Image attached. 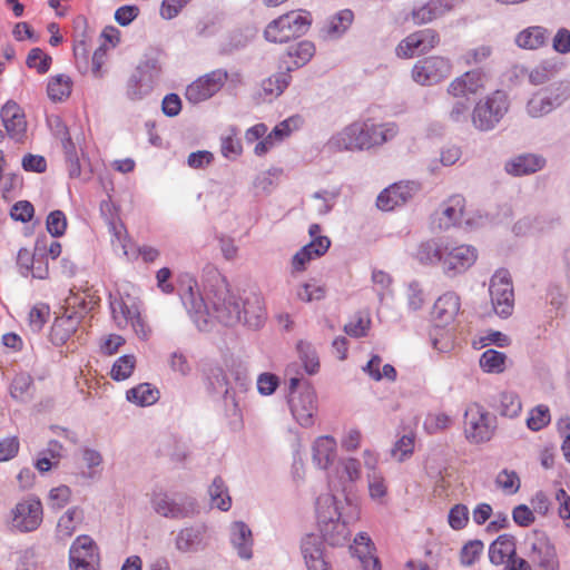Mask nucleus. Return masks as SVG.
<instances>
[{
    "label": "nucleus",
    "instance_id": "12",
    "mask_svg": "<svg viewBox=\"0 0 570 570\" xmlns=\"http://www.w3.org/2000/svg\"><path fill=\"white\" fill-rule=\"evenodd\" d=\"M529 563L535 570H559L554 546L544 533H534L530 539Z\"/></svg>",
    "mask_w": 570,
    "mask_h": 570
},
{
    "label": "nucleus",
    "instance_id": "43",
    "mask_svg": "<svg viewBox=\"0 0 570 570\" xmlns=\"http://www.w3.org/2000/svg\"><path fill=\"white\" fill-rule=\"evenodd\" d=\"M286 70V72H279L263 81L262 88L267 96L277 97L288 86L291 79L288 72L292 70V67L287 65Z\"/></svg>",
    "mask_w": 570,
    "mask_h": 570
},
{
    "label": "nucleus",
    "instance_id": "29",
    "mask_svg": "<svg viewBox=\"0 0 570 570\" xmlns=\"http://www.w3.org/2000/svg\"><path fill=\"white\" fill-rule=\"evenodd\" d=\"M230 541L242 559L252 558L253 538L247 524L242 521L234 522L230 525Z\"/></svg>",
    "mask_w": 570,
    "mask_h": 570
},
{
    "label": "nucleus",
    "instance_id": "60",
    "mask_svg": "<svg viewBox=\"0 0 570 570\" xmlns=\"http://www.w3.org/2000/svg\"><path fill=\"white\" fill-rule=\"evenodd\" d=\"M469 520V510L464 504L454 505L449 513V524L454 530L463 529Z\"/></svg>",
    "mask_w": 570,
    "mask_h": 570
},
{
    "label": "nucleus",
    "instance_id": "61",
    "mask_svg": "<svg viewBox=\"0 0 570 570\" xmlns=\"http://www.w3.org/2000/svg\"><path fill=\"white\" fill-rule=\"evenodd\" d=\"M452 420L445 413L429 415L424 422V429L429 434H434L450 426Z\"/></svg>",
    "mask_w": 570,
    "mask_h": 570
},
{
    "label": "nucleus",
    "instance_id": "35",
    "mask_svg": "<svg viewBox=\"0 0 570 570\" xmlns=\"http://www.w3.org/2000/svg\"><path fill=\"white\" fill-rule=\"evenodd\" d=\"M76 332V322L72 317H58L50 328V341L59 346L63 345Z\"/></svg>",
    "mask_w": 570,
    "mask_h": 570
},
{
    "label": "nucleus",
    "instance_id": "32",
    "mask_svg": "<svg viewBox=\"0 0 570 570\" xmlns=\"http://www.w3.org/2000/svg\"><path fill=\"white\" fill-rule=\"evenodd\" d=\"M313 462L320 469H327L334 461L336 442L331 436H321L313 444Z\"/></svg>",
    "mask_w": 570,
    "mask_h": 570
},
{
    "label": "nucleus",
    "instance_id": "11",
    "mask_svg": "<svg viewBox=\"0 0 570 570\" xmlns=\"http://www.w3.org/2000/svg\"><path fill=\"white\" fill-rule=\"evenodd\" d=\"M465 436L473 443H483L489 441L494 428L491 423L490 414L479 404L470 405L465 413Z\"/></svg>",
    "mask_w": 570,
    "mask_h": 570
},
{
    "label": "nucleus",
    "instance_id": "10",
    "mask_svg": "<svg viewBox=\"0 0 570 570\" xmlns=\"http://www.w3.org/2000/svg\"><path fill=\"white\" fill-rule=\"evenodd\" d=\"M450 72V61L434 56L419 60L412 69V78L421 86H432L442 81Z\"/></svg>",
    "mask_w": 570,
    "mask_h": 570
},
{
    "label": "nucleus",
    "instance_id": "8",
    "mask_svg": "<svg viewBox=\"0 0 570 570\" xmlns=\"http://www.w3.org/2000/svg\"><path fill=\"white\" fill-rule=\"evenodd\" d=\"M489 292L495 314L501 317L510 316L513 311L514 294L508 271L500 269L492 276Z\"/></svg>",
    "mask_w": 570,
    "mask_h": 570
},
{
    "label": "nucleus",
    "instance_id": "42",
    "mask_svg": "<svg viewBox=\"0 0 570 570\" xmlns=\"http://www.w3.org/2000/svg\"><path fill=\"white\" fill-rule=\"evenodd\" d=\"M108 51L109 47L106 43H100L95 50L88 69L94 78L100 79L107 73Z\"/></svg>",
    "mask_w": 570,
    "mask_h": 570
},
{
    "label": "nucleus",
    "instance_id": "39",
    "mask_svg": "<svg viewBox=\"0 0 570 570\" xmlns=\"http://www.w3.org/2000/svg\"><path fill=\"white\" fill-rule=\"evenodd\" d=\"M354 14L351 10L345 9L335 14L328 22L325 32L328 38L341 37L351 26Z\"/></svg>",
    "mask_w": 570,
    "mask_h": 570
},
{
    "label": "nucleus",
    "instance_id": "25",
    "mask_svg": "<svg viewBox=\"0 0 570 570\" xmlns=\"http://www.w3.org/2000/svg\"><path fill=\"white\" fill-rule=\"evenodd\" d=\"M331 242L327 237H316L311 243L303 246L292 258L293 268L297 272L304 271L306 264L315 258L324 255Z\"/></svg>",
    "mask_w": 570,
    "mask_h": 570
},
{
    "label": "nucleus",
    "instance_id": "6",
    "mask_svg": "<svg viewBox=\"0 0 570 570\" xmlns=\"http://www.w3.org/2000/svg\"><path fill=\"white\" fill-rule=\"evenodd\" d=\"M42 520L43 507L36 495L23 498L11 510V527L22 533L36 531Z\"/></svg>",
    "mask_w": 570,
    "mask_h": 570
},
{
    "label": "nucleus",
    "instance_id": "18",
    "mask_svg": "<svg viewBox=\"0 0 570 570\" xmlns=\"http://www.w3.org/2000/svg\"><path fill=\"white\" fill-rule=\"evenodd\" d=\"M417 191L415 183H399L384 189L376 199V205L382 210H392L406 204Z\"/></svg>",
    "mask_w": 570,
    "mask_h": 570
},
{
    "label": "nucleus",
    "instance_id": "22",
    "mask_svg": "<svg viewBox=\"0 0 570 570\" xmlns=\"http://www.w3.org/2000/svg\"><path fill=\"white\" fill-rule=\"evenodd\" d=\"M487 80L485 73L480 70H470L464 75L455 78L448 87V92L453 97L474 95L484 88Z\"/></svg>",
    "mask_w": 570,
    "mask_h": 570
},
{
    "label": "nucleus",
    "instance_id": "50",
    "mask_svg": "<svg viewBox=\"0 0 570 570\" xmlns=\"http://www.w3.org/2000/svg\"><path fill=\"white\" fill-rule=\"evenodd\" d=\"M542 91L548 95L554 108H558L570 97V82L560 81L542 89Z\"/></svg>",
    "mask_w": 570,
    "mask_h": 570
},
{
    "label": "nucleus",
    "instance_id": "34",
    "mask_svg": "<svg viewBox=\"0 0 570 570\" xmlns=\"http://www.w3.org/2000/svg\"><path fill=\"white\" fill-rule=\"evenodd\" d=\"M364 125L365 139L368 140V148L382 145L397 134L395 124L375 125L370 122H362Z\"/></svg>",
    "mask_w": 570,
    "mask_h": 570
},
{
    "label": "nucleus",
    "instance_id": "62",
    "mask_svg": "<svg viewBox=\"0 0 570 570\" xmlns=\"http://www.w3.org/2000/svg\"><path fill=\"white\" fill-rule=\"evenodd\" d=\"M497 484L508 493H515L520 488V479L513 471L503 470L497 476Z\"/></svg>",
    "mask_w": 570,
    "mask_h": 570
},
{
    "label": "nucleus",
    "instance_id": "47",
    "mask_svg": "<svg viewBox=\"0 0 570 570\" xmlns=\"http://www.w3.org/2000/svg\"><path fill=\"white\" fill-rule=\"evenodd\" d=\"M498 411L507 417H514L521 411V402L519 396L513 392H502L500 394V404Z\"/></svg>",
    "mask_w": 570,
    "mask_h": 570
},
{
    "label": "nucleus",
    "instance_id": "1",
    "mask_svg": "<svg viewBox=\"0 0 570 570\" xmlns=\"http://www.w3.org/2000/svg\"><path fill=\"white\" fill-rule=\"evenodd\" d=\"M177 282L181 303L199 331H209L214 318L226 326L240 323L243 297L229 291L215 266L204 268L202 288L189 273H181Z\"/></svg>",
    "mask_w": 570,
    "mask_h": 570
},
{
    "label": "nucleus",
    "instance_id": "16",
    "mask_svg": "<svg viewBox=\"0 0 570 570\" xmlns=\"http://www.w3.org/2000/svg\"><path fill=\"white\" fill-rule=\"evenodd\" d=\"M440 42L439 33L433 29H423L407 36L396 48L399 57L409 58L417 50L426 52Z\"/></svg>",
    "mask_w": 570,
    "mask_h": 570
},
{
    "label": "nucleus",
    "instance_id": "36",
    "mask_svg": "<svg viewBox=\"0 0 570 570\" xmlns=\"http://www.w3.org/2000/svg\"><path fill=\"white\" fill-rule=\"evenodd\" d=\"M91 38L86 33H81L73 41V57L77 69L82 73H88L89 69V51Z\"/></svg>",
    "mask_w": 570,
    "mask_h": 570
},
{
    "label": "nucleus",
    "instance_id": "27",
    "mask_svg": "<svg viewBox=\"0 0 570 570\" xmlns=\"http://www.w3.org/2000/svg\"><path fill=\"white\" fill-rule=\"evenodd\" d=\"M301 548L308 570H326L327 564L323 559L322 541L318 535H305Z\"/></svg>",
    "mask_w": 570,
    "mask_h": 570
},
{
    "label": "nucleus",
    "instance_id": "15",
    "mask_svg": "<svg viewBox=\"0 0 570 570\" xmlns=\"http://www.w3.org/2000/svg\"><path fill=\"white\" fill-rule=\"evenodd\" d=\"M0 118L7 135L18 141H23L27 132V119L23 109L13 100H8L0 110Z\"/></svg>",
    "mask_w": 570,
    "mask_h": 570
},
{
    "label": "nucleus",
    "instance_id": "3",
    "mask_svg": "<svg viewBox=\"0 0 570 570\" xmlns=\"http://www.w3.org/2000/svg\"><path fill=\"white\" fill-rule=\"evenodd\" d=\"M508 110V95L502 90H495L475 105L471 115L472 124L480 131L492 130Z\"/></svg>",
    "mask_w": 570,
    "mask_h": 570
},
{
    "label": "nucleus",
    "instance_id": "64",
    "mask_svg": "<svg viewBox=\"0 0 570 570\" xmlns=\"http://www.w3.org/2000/svg\"><path fill=\"white\" fill-rule=\"evenodd\" d=\"M20 443L17 436L6 438L0 441V462L13 459L19 452Z\"/></svg>",
    "mask_w": 570,
    "mask_h": 570
},
{
    "label": "nucleus",
    "instance_id": "7",
    "mask_svg": "<svg viewBox=\"0 0 570 570\" xmlns=\"http://www.w3.org/2000/svg\"><path fill=\"white\" fill-rule=\"evenodd\" d=\"M151 507L156 513L170 519L191 518L197 513L195 499L184 494L157 493L151 499Z\"/></svg>",
    "mask_w": 570,
    "mask_h": 570
},
{
    "label": "nucleus",
    "instance_id": "57",
    "mask_svg": "<svg viewBox=\"0 0 570 570\" xmlns=\"http://www.w3.org/2000/svg\"><path fill=\"white\" fill-rule=\"evenodd\" d=\"M414 450V436L413 435H403L400 440L396 441L394 446L391 450V455L399 462L404 461L409 458Z\"/></svg>",
    "mask_w": 570,
    "mask_h": 570
},
{
    "label": "nucleus",
    "instance_id": "44",
    "mask_svg": "<svg viewBox=\"0 0 570 570\" xmlns=\"http://www.w3.org/2000/svg\"><path fill=\"white\" fill-rule=\"evenodd\" d=\"M315 53V47L311 41H301L288 47L287 57L294 59V68H299L307 63Z\"/></svg>",
    "mask_w": 570,
    "mask_h": 570
},
{
    "label": "nucleus",
    "instance_id": "53",
    "mask_svg": "<svg viewBox=\"0 0 570 570\" xmlns=\"http://www.w3.org/2000/svg\"><path fill=\"white\" fill-rule=\"evenodd\" d=\"M551 416L548 406L538 405L531 410L527 425L532 431H539L550 423Z\"/></svg>",
    "mask_w": 570,
    "mask_h": 570
},
{
    "label": "nucleus",
    "instance_id": "31",
    "mask_svg": "<svg viewBox=\"0 0 570 570\" xmlns=\"http://www.w3.org/2000/svg\"><path fill=\"white\" fill-rule=\"evenodd\" d=\"M206 376L209 387L215 393H223L225 404L228 405L230 402L234 407H237L235 393L230 392L232 389L229 387L224 370L219 366L210 367L208 368Z\"/></svg>",
    "mask_w": 570,
    "mask_h": 570
},
{
    "label": "nucleus",
    "instance_id": "23",
    "mask_svg": "<svg viewBox=\"0 0 570 570\" xmlns=\"http://www.w3.org/2000/svg\"><path fill=\"white\" fill-rule=\"evenodd\" d=\"M240 302V323L254 330L261 327L265 321L263 298L255 293H249Z\"/></svg>",
    "mask_w": 570,
    "mask_h": 570
},
{
    "label": "nucleus",
    "instance_id": "19",
    "mask_svg": "<svg viewBox=\"0 0 570 570\" xmlns=\"http://www.w3.org/2000/svg\"><path fill=\"white\" fill-rule=\"evenodd\" d=\"M464 209V198L453 196L442 204L440 210L433 215L432 224L440 230L461 225Z\"/></svg>",
    "mask_w": 570,
    "mask_h": 570
},
{
    "label": "nucleus",
    "instance_id": "49",
    "mask_svg": "<svg viewBox=\"0 0 570 570\" xmlns=\"http://www.w3.org/2000/svg\"><path fill=\"white\" fill-rule=\"evenodd\" d=\"M371 325V318L367 313L358 312L355 320L344 326V332L352 337H363L367 334Z\"/></svg>",
    "mask_w": 570,
    "mask_h": 570
},
{
    "label": "nucleus",
    "instance_id": "59",
    "mask_svg": "<svg viewBox=\"0 0 570 570\" xmlns=\"http://www.w3.org/2000/svg\"><path fill=\"white\" fill-rule=\"evenodd\" d=\"M483 551V543L480 540L469 541L461 550V562L464 566H472Z\"/></svg>",
    "mask_w": 570,
    "mask_h": 570
},
{
    "label": "nucleus",
    "instance_id": "48",
    "mask_svg": "<svg viewBox=\"0 0 570 570\" xmlns=\"http://www.w3.org/2000/svg\"><path fill=\"white\" fill-rule=\"evenodd\" d=\"M297 351L305 371L311 375L315 374L318 371L320 362L314 347L309 343L299 342L297 344Z\"/></svg>",
    "mask_w": 570,
    "mask_h": 570
},
{
    "label": "nucleus",
    "instance_id": "40",
    "mask_svg": "<svg viewBox=\"0 0 570 570\" xmlns=\"http://www.w3.org/2000/svg\"><path fill=\"white\" fill-rule=\"evenodd\" d=\"M208 493L212 504L222 511H227L230 508L232 500L227 494V488L220 476H216L209 485Z\"/></svg>",
    "mask_w": 570,
    "mask_h": 570
},
{
    "label": "nucleus",
    "instance_id": "55",
    "mask_svg": "<svg viewBox=\"0 0 570 570\" xmlns=\"http://www.w3.org/2000/svg\"><path fill=\"white\" fill-rule=\"evenodd\" d=\"M32 385V377L26 373L17 374L10 385V394L16 400H22Z\"/></svg>",
    "mask_w": 570,
    "mask_h": 570
},
{
    "label": "nucleus",
    "instance_id": "26",
    "mask_svg": "<svg viewBox=\"0 0 570 570\" xmlns=\"http://www.w3.org/2000/svg\"><path fill=\"white\" fill-rule=\"evenodd\" d=\"M446 250V240L439 238H430L419 244L415 258L423 265H440Z\"/></svg>",
    "mask_w": 570,
    "mask_h": 570
},
{
    "label": "nucleus",
    "instance_id": "63",
    "mask_svg": "<svg viewBox=\"0 0 570 570\" xmlns=\"http://www.w3.org/2000/svg\"><path fill=\"white\" fill-rule=\"evenodd\" d=\"M407 306L411 311L420 309L424 304L423 291L417 282L409 284L406 289Z\"/></svg>",
    "mask_w": 570,
    "mask_h": 570
},
{
    "label": "nucleus",
    "instance_id": "24",
    "mask_svg": "<svg viewBox=\"0 0 570 570\" xmlns=\"http://www.w3.org/2000/svg\"><path fill=\"white\" fill-rule=\"evenodd\" d=\"M546 165V159L535 154H521L509 159L504 169L513 176H525L541 170Z\"/></svg>",
    "mask_w": 570,
    "mask_h": 570
},
{
    "label": "nucleus",
    "instance_id": "41",
    "mask_svg": "<svg viewBox=\"0 0 570 570\" xmlns=\"http://www.w3.org/2000/svg\"><path fill=\"white\" fill-rule=\"evenodd\" d=\"M554 108L553 104L542 90L534 94L527 104V112L532 118H539L551 112Z\"/></svg>",
    "mask_w": 570,
    "mask_h": 570
},
{
    "label": "nucleus",
    "instance_id": "5",
    "mask_svg": "<svg viewBox=\"0 0 570 570\" xmlns=\"http://www.w3.org/2000/svg\"><path fill=\"white\" fill-rule=\"evenodd\" d=\"M68 563L70 570H100V550L90 535L80 534L73 540Z\"/></svg>",
    "mask_w": 570,
    "mask_h": 570
},
{
    "label": "nucleus",
    "instance_id": "33",
    "mask_svg": "<svg viewBox=\"0 0 570 570\" xmlns=\"http://www.w3.org/2000/svg\"><path fill=\"white\" fill-rule=\"evenodd\" d=\"M549 32L541 26L529 27L515 37V43L523 49L535 50L547 43Z\"/></svg>",
    "mask_w": 570,
    "mask_h": 570
},
{
    "label": "nucleus",
    "instance_id": "37",
    "mask_svg": "<svg viewBox=\"0 0 570 570\" xmlns=\"http://www.w3.org/2000/svg\"><path fill=\"white\" fill-rule=\"evenodd\" d=\"M137 358L132 354L119 356L112 364L109 372L110 377L116 382H121L131 376L136 368Z\"/></svg>",
    "mask_w": 570,
    "mask_h": 570
},
{
    "label": "nucleus",
    "instance_id": "14",
    "mask_svg": "<svg viewBox=\"0 0 570 570\" xmlns=\"http://www.w3.org/2000/svg\"><path fill=\"white\" fill-rule=\"evenodd\" d=\"M365 136L364 125L353 122L334 135L327 141V147L333 151L368 149V140L365 139Z\"/></svg>",
    "mask_w": 570,
    "mask_h": 570
},
{
    "label": "nucleus",
    "instance_id": "51",
    "mask_svg": "<svg viewBox=\"0 0 570 570\" xmlns=\"http://www.w3.org/2000/svg\"><path fill=\"white\" fill-rule=\"evenodd\" d=\"M108 232L111 236V244L115 247H119L122 253L128 256V243L127 232L122 223L110 220L108 223Z\"/></svg>",
    "mask_w": 570,
    "mask_h": 570
},
{
    "label": "nucleus",
    "instance_id": "9",
    "mask_svg": "<svg viewBox=\"0 0 570 570\" xmlns=\"http://www.w3.org/2000/svg\"><path fill=\"white\" fill-rule=\"evenodd\" d=\"M476 249L470 245L446 242L442 259V271L445 275L454 277L469 269L476 261Z\"/></svg>",
    "mask_w": 570,
    "mask_h": 570
},
{
    "label": "nucleus",
    "instance_id": "56",
    "mask_svg": "<svg viewBox=\"0 0 570 570\" xmlns=\"http://www.w3.org/2000/svg\"><path fill=\"white\" fill-rule=\"evenodd\" d=\"M71 498V490L67 485H59L56 488H52L49 491L48 495V504L51 509H62L66 507Z\"/></svg>",
    "mask_w": 570,
    "mask_h": 570
},
{
    "label": "nucleus",
    "instance_id": "28",
    "mask_svg": "<svg viewBox=\"0 0 570 570\" xmlns=\"http://www.w3.org/2000/svg\"><path fill=\"white\" fill-rule=\"evenodd\" d=\"M73 80L69 75L57 73L48 77L47 79V97L55 104L68 100L71 96Z\"/></svg>",
    "mask_w": 570,
    "mask_h": 570
},
{
    "label": "nucleus",
    "instance_id": "17",
    "mask_svg": "<svg viewBox=\"0 0 570 570\" xmlns=\"http://www.w3.org/2000/svg\"><path fill=\"white\" fill-rule=\"evenodd\" d=\"M288 404L293 416L302 426L313 425V416L316 411L315 393L309 386L304 387L297 395H291Z\"/></svg>",
    "mask_w": 570,
    "mask_h": 570
},
{
    "label": "nucleus",
    "instance_id": "13",
    "mask_svg": "<svg viewBox=\"0 0 570 570\" xmlns=\"http://www.w3.org/2000/svg\"><path fill=\"white\" fill-rule=\"evenodd\" d=\"M227 78V71L223 69H217L199 77L186 88V99L191 104L209 99L219 91Z\"/></svg>",
    "mask_w": 570,
    "mask_h": 570
},
{
    "label": "nucleus",
    "instance_id": "58",
    "mask_svg": "<svg viewBox=\"0 0 570 570\" xmlns=\"http://www.w3.org/2000/svg\"><path fill=\"white\" fill-rule=\"evenodd\" d=\"M35 214L33 205L28 200L17 202L10 209V216L13 220L28 223Z\"/></svg>",
    "mask_w": 570,
    "mask_h": 570
},
{
    "label": "nucleus",
    "instance_id": "30",
    "mask_svg": "<svg viewBox=\"0 0 570 570\" xmlns=\"http://www.w3.org/2000/svg\"><path fill=\"white\" fill-rule=\"evenodd\" d=\"M490 561L495 564H502L505 559L510 561L517 558L514 537L511 534H501L493 541L489 548Z\"/></svg>",
    "mask_w": 570,
    "mask_h": 570
},
{
    "label": "nucleus",
    "instance_id": "20",
    "mask_svg": "<svg viewBox=\"0 0 570 570\" xmlns=\"http://www.w3.org/2000/svg\"><path fill=\"white\" fill-rule=\"evenodd\" d=\"M206 527L204 524H195L181 529L176 539L175 547L183 553H196L206 548Z\"/></svg>",
    "mask_w": 570,
    "mask_h": 570
},
{
    "label": "nucleus",
    "instance_id": "52",
    "mask_svg": "<svg viewBox=\"0 0 570 570\" xmlns=\"http://www.w3.org/2000/svg\"><path fill=\"white\" fill-rule=\"evenodd\" d=\"M48 233L53 237H60L66 233L68 223L67 217L62 210L51 212L46 220Z\"/></svg>",
    "mask_w": 570,
    "mask_h": 570
},
{
    "label": "nucleus",
    "instance_id": "4",
    "mask_svg": "<svg viewBox=\"0 0 570 570\" xmlns=\"http://www.w3.org/2000/svg\"><path fill=\"white\" fill-rule=\"evenodd\" d=\"M325 503H331L326 511H318L317 520L323 540L332 547L343 546L348 542L350 531L346 521L334 503V498H326Z\"/></svg>",
    "mask_w": 570,
    "mask_h": 570
},
{
    "label": "nucleus",
    "instance_id": "54",
    "mask_svg": "<svg viewBox=\"0 0 570 570\" xmlns=\"http://www.w3.org/2000/svg\"><path fill=\"white\" fill-rule=\"evenodd\" d=\"M125 344V338L118 334H106L99 338V353L106 356L116 354Z\"/></svg>",
    "mask_w": 570,
    "mask_h": 570
},
{
    "label": "nucleus",
    "instance_id": "38",
    "mask_svg": "<svg viewBox=\"0 0 570 570\" xmlns=\"http://www.w3.org/2000/svg\"><path fill=\"white\" fill-rule=\"evenodd\" d=\"M80 520L81 511L78 508L68 509L58 520L57 535L62 540L70 538Z\"/></svg>",
    "mask_w": 570,
    "mask_h": 570
},
{
    "label": "nucleus",
    "instance_id": "46",
    "mask_svg": "<svg viewBox=\"0 0 570 570\" xmlns=\"http://www.w3.org/2000/svg\"><path fill=\"white\" fill-rule=\"evenodd\" d=\"M505 354L495 350L485 351L480 357V366L490 373H501L504 371Z\"/></svg>",
    "mask_w": 570,
    "mask_h": 570
},
{
    "label": "nucleus",
    "instance_id": "2",
    "mask_svg": "<svg viewBox=\"0 0 570 570\" xmlns=\"http://www.w3.org/2000/svg\"><path fill=\"white\" fill-rule=\"evenodd\" d=\"M311 23L312 19L308 12L291 11L269 22L264 36L271 42H287L305 35Z\"/></svg>",
    "mask_w": 570,
    "mask_h": 570
},
{
    "label": "nucleus",
    "instance_id": "21",
    "mask_svg": "<svg viewBox=\"0 0 570 570\" xmlns=\"http://www.w3.org/2000/svg\"><path fill=\"white\" fill-rule=\"evenodd\" d=\"M460 297L454 292L441 295L434 303L432 315L436 327L451 324L460 311Z\"/></svg>",
    "mask_w": 570,
    "mask_h": 570
},
{
    "label": "nucleus",
    "instance_id": "45",
    "mask_svg": "<svg viewBox=\"0 0 570 570\" xmlns=\"http://www.w3.org/2000/svg\"><path fill=\"white\" fill-rule=\"evenodd\" d=\"M52 58L40 48H32L27 56L26 65L30 69H36L38 73L45 75L49 71Z\"/></svg>",
    "mask_w": 570,
    "mask_h": 570
}]
</instances>
